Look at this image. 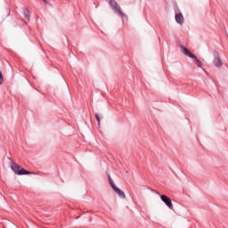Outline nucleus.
<instances>
[{"instance_id":"1","label":"nucleus","mask_w":228,"mask_h":228,"mask_svg":"<svg viewBox=\"0 0 228 228\" xmlns=\"http://www.w3.org/2000/svg\"><path fill=\"white\" fill-rule=\"evenodd\" d=\"M11 168L14 174H17L18 175H29L32 174L31 172L22 168L20 165H17L15 162H12Z\"/></svg>"},{"instance_id":"2","label":"nucleus","mask_w":228,"mask_h":228,"mask_svg":"<svg viewBox=\"0 0 228 228\" xmlns=\"http://www.w3.org/2000/svg\"><path fill=\"white\" fill-rule=\"evenodd\" d=\"M182 53H183V54H185L186 56H189V58H191V60H195L196 61V65L200 68L202 63L200 62V61H199V59H197V56H195L193 53H191V52H190V50H188V48L182 46Z\"/></svg>"},{"instance_id":"3","label":"nucleus","mask_w":228,"mask_h":228,"mask_svg":"<svg viewBox=\"0 0 228 228\" xmlns=\"http://www.w3.org/2000/svg\"><path fill=\"white\" fill-rule=\"evenodd\" d=\"M110 6L115 13H118V15H119L120 17H126V14H124V12H122V10L120 9V5L117 4L116 1H111Z\"/></svg>"},{"instance_id":"4","label":"nucleus","mask_w":228,"mask_h":228,"mask_svg":"<svg viewBox=\"0 0 228 228\" xmlns=\"http://www.w3.org/2000/svg\"><path fill=\"white\" fill-rule=\"evenodd\" d=\"M160 199L162 202H165L166 206H167L169 209H174V205L172 204V200H170V198L166 195H160Z\"/></svg>"},{"instance_id":"5","label":"nucleus","mask_w":228,"mask_h":228,"mask_svg":"<svg viewBox=\"0 0 228 228\" xmlns=\"http://www.w3.org/2000/svg\"><path fill=\"white\" fill-rule=\"evenodd\" d=\"M214 65L217 68L222 67L223 65L222 60L220 59V55H218V53L215 54Z\"/></svg>"},{"instance_id":"6","label":"nucleus","mask_w":228,"mask_h":228,"mask_svg":"<svg viewBox=\"0 0 228 228\" xmlns=\"http://www.w3.org/2000/svg\"><path fill=\"white\" fill-rule=\"evenodd\" d=\"M114 191L118 194L121 199H126V193L124 191L120 190L118 187H114Z\"/></svg>"},{"instance_id":"7","label":"nucleus","mask_w":228,"mask_h":228,"mask_svg":"<svg viewBox=\"0 0 228 228\" xmlns=\"http://www.w3.org/2000/svg\"><path fill=\"white\" fill-rule=\"evenodd\" d=\"M175 20L178 24H183V22H184V17L183 16V13L175 14Z\"/></svg>"},{"instance_id":"8","label":"nucleus","mask_w":228,"mask_h":228,"mask_svg":"<svg viewBox=\"0 0 228 228\" xmlns=\"http://www.w3.org/2000/svg\"><path fill=\"white\" fill-rule=\"evenodd\" d=\"M25 19H27V20H30L31 19L29 18V10L28 8H25L23 11Z\"/></svg>"},{"instance_id":"9","label":"nucleus","mask_w":228,"mask_h":228,"mask_svg":"<svg viewBox=\"0 0 228 228\" xmlns=\"http://www.w3.org/2000/svg\"><path fill=\"white\" fill-rule=\"evenodd\" d=\"M95 118L98 122V126H101V118H99V114H95Z\"/></svg>"},{"instance_id":"10","label":"nucleus","mask_w":228,"mask_h":228,"mask_svg":"<svg viewBox=\"0 0 228 228\" xmlns=\"http://www.w3.org/2000/svg\"><path fill=\"white\" fill-rule=\"evenodd\" d=\"M110 186H111V188L114 190L115 188H117V185H115V183H113V180H111L110 182Z\"/></svg>"},{"instance_id":"11","label":"nucleus","mask_w":228,"mask_h":228,"mask_svg":"<svg viewBox=\"0 0 228 228\" xmlns=\"http://www.w3.org/2000/svg\"><path fill=\"white\" fill-rule=\"evenodd\" d=\"M4 81V79L3 78V73H1V71H0V85H3Z\"/></svg>"},{"instance_id":"12","label":"nucleus","mask_w":228,"mask_h":228,"mask_svg":"<svg viewBox=\"0 0 228 228\" xmlns=\"http://www.w3.org/2000/svg\"><path fill=\"white\" fill-rule=\"evenodd\" d=\"M111 181H113V180L111 179V176H109V183L111 182Z\"/></svg>"},{"instance_id":"13","label":"nucleus","mask_w":228,"mask_h":228,"mask_svg":"<svg viewBox=\"0 0 228 228\" xmlns=\"http://www.w3.org/2000/svg\"><path fill=\"white\" fill-rule=\"evenodd\" d=\"M157 195H159V192H157Z\"/></svg>"}]
</instances>
